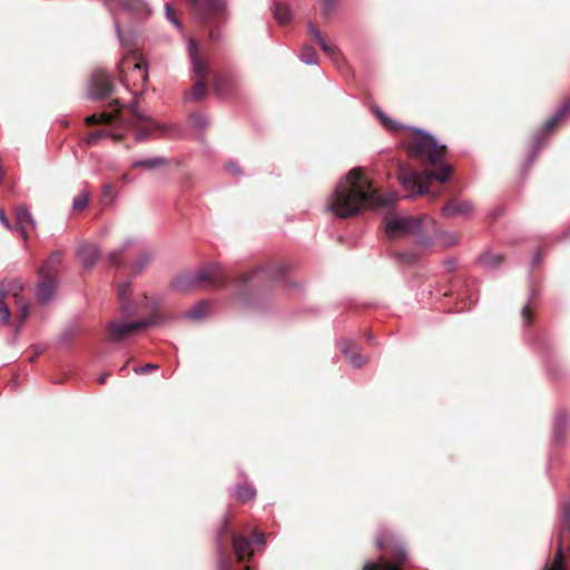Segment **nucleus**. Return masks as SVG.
<instances>
[{
	"mask_svg": "<svg viewBox=\"0 0 570 570\" xmlns=\"http://www.w3.org/2000/svg\"><path fill=\"white\" fill-rule=\"evenodd\" d=\"M399 196L394 191L381 195L365 176L362 168L350 170L331 196L327 209L340 218L357 215L364 208H383L394 204Z\"/></svg>",
	"mask_w": 570,
	"mask_h": 570,
	"instance_id": "1",
	"label": "nucleus"
},
{
	"mask_svg": "<svg viewBox=\"0 0 570 570\" xmlns=\"http://www.w3.org/2000/svg\"><path fill=\"white\" fill-rule=\"evenodd\" d=\"M407 150L411 157L419 158L434 166V170H424L417 173L415 170H405L400 168L399 180L404 189L416 195L429 193V186L432 180L445 183L453 173V167L443 164L445 146H440L433 137L429 135L415 134L407 142Z\"/></svg>",
	"mask_w": 570,
	"mask_h": 570,
	"instance_id": "2",
	"label": "nucleus"
},
{
	"mask_svg": "<svg viewBox=\"0 0 570 570\" xmlns=\"http://www.w3.org/2000/svg\"><path fill=\"white\" fill-rule=\"evenodd\" d=\"M140 92L135 91V102L128 106L131 115L130 119H125L120 111V102L118 99L112 100L109 106L114 108L112 111H102L100 114H92L85 119L87 126L109 125L119 122L121 126L134 127L136 129V137L138 140H144L149 131L156 127L155 122L141 114L137 108V99Z\"/></svg>",
	"mask_w": 570,
	"mask_h": 570,
	"instance_id": "3",
	"label": "nucleus"
},
{
	"mask_svg": "<svg viewBox=\"0 0 570 570\" xmlns=\"http://www.w3.org/2000/svg\"><path fill=\"white\" fill-rule=\"evenodd\" d=\"M436 232L435 222L428 215L394 217L386 220L385 233L390 238H396L404 235H414L417 243L426 247L432 243V237Z\"/></svg>",
	"mask_w": 570,
	"mask_h": 570,
	"instance_id": "4",
	"label": "nucleus"
},
{
	"mask_svg": "<svg viewBox=\"0 0 570 570\" xmlns=\"http://www.w3.org/2000/svg\"><path fill=\"white\" fill-rule=\"evenodd\" d=\"M229 282L223 268L217 264H209L197 273L183 272L177 274L170 286L179 293L189 292L197 287L222 288Z\"/></svg>",
	"mask_w": 570,
	"mask_h": 570,
	"instance_id": "5",
	"label": "nucleus"
},
{
	"mask_svg": "<svg viewBox=\"0 0 570 570\" xmlns=\"http://www.w3.org/2000/svg\"><path fill=\"white\" fill-rule=\"evenodd\" d=\"M23 284L18 278L4 279L0 286V318L9 324L11 307H13L20 322L23 323L29 316V304L22 296Z\"/></svg>",
	"mask_w": 570,
	"mask_h": 570,
	"instance_id": "6",
	"label": "nucleus"
},
{
	"mask_svg": "<svg viewBox=\"0 0 570 570\" xmlns=\"http://www.w3.org/2000/svg\"><path fill=\"white\" fill-rule=\"evenodd\" d=\"M188 51L191 59L193 72L196 77V81L190 90L185 94V98L187 100L200 101L207 96L208 92L206 78L209 73V69L206 60L203 59L199 53V48L196 40H189Z\"/></svg>",
	"mask_w": 570,
	"mask_h": 570,
	"instance_id": "7",
	"label": "nucleus"
},
{
	"mask_svg": "<svg viewBox=\"0 0 570 570\" xmlns=\"http://www.w3.org/2000/svg\"><path fill=\"white\" fill-rule=\"evenodd\" d=\"M120 82L127 87H139L141 90L148 81L146 61L136 52L124 57L118 66Z\"/></svg>",
	"mask_w": 570,
	"mask_h": 570,
	"instance_id": "8",
	"label": "nucleus"
},
{
	"mask_svg": "<svg viewBox=\"0 0 570 570\" xmlns=\"http://www.w3.org/2000/svg\"><path fill=\"white\" fill-rule=\"evenodd\" d=\"M285 274V267L282 265H267L250 272L240 274L237 277L239 284H250L252 286L269 287L278 283Z\"/></svg>",
	"mask_w": 570,
	"mask_h": 570,
	"instance_id": "9",
	"label": "nucleus"
},
{
	"mask_svg": "<svg viewBox=\"0 0 570 570\" xmlns=\"http://www.w3.org/2000/svg\"><path fill=\"white\" fill-rule=\"evenodd\" d=\"M156 316H153L148 320H141L136 322H119L111 321L107 324V338L110 342L118 343L121 342L135 333L147 328L148 326L156 324Z\"/></svg>",
	"mask_w": 570,
	"mask_h": 570,
	"instance_id": "10",
	"label": "nucleus"
},
{
	"mask_svg": "<svg viewBox=\"0 0 570 570\" xmlns=\"http://www.w3.org/2000/svg\"><path fill=\"white\" fill-rule=\"evenodd\" d=\"M570 534V507L562 508V523L559 531L557 551L553 560L548 562L544 567L549 570H567L566 557L563 552V541L568 539Z\"/></svg>",
	"mask_w": 570,
	"mask_h": 570,
	"instance_id": "11",
	"label": "nucleus"
},
{
	"mask_svg": "<svg viewBox=\"0 0 570 570\" xmlns=\"http://www.w3.org/2000/svg\"><path fill=\"white\" fill-rule=\"evenodd\" d=\"M407 560V553L397 548L391 553V559L382 556L374 562H368L363 570H401Z\"/></svg>",
	"mask_w": 570,
	"mask_h": 570,
	"instance_id": "12",
	"label": "nucleus"
},
{
	"mask_svg": "<svg viewBox=\"0 0 570 570\" xmlns=\"http://www.w3.org/2000/svg\"><path fill=\"white\" fill-rule=\"evenodd\" d=\"M114 91V83L104 70H96L91 76L90 92L95 99H105Z\"/></svg>",
	"mask_w": 570,
	"mask_h": 570,
	"instance_id": "13",
	"label": "nucleus"
},
{
	"mask_svg": "<svg viewBox=\"0 0 570 570\" xmlns=\"http://www.w3.org/2000/svg\"><path fill=\"white\" fill-rule=\"evenodd\" d=\"M473 210V205L468 199L451 198L443 206L441 213L446 218L466 216Z\"/></svg>",
	"mask_w": 570,
	"mask_h": 570,
	"instance_id": "14",
	"label": "nucleus"
},
{
	"mask_svg": "<svg viewBox=\"0 0 570 570\" xmlns=\"http://www.w3.org/2000/svg\"><path fill=\"white\" fill-rule=\"evenodd\" d=\"M232 547L233 552L236 557V561L242 563L244 561H249L254 554V551L250 547V541L240 534L233 533L232 534Z\"/></svg>",
	"mask_w": 570,
	"mask_h": 570,
	"instance_id": "15",
	"label": "nucleus"
},
{
	"mask_svg": "<svg viewBox=\"0 0 570 570\" xmlns=\"http://www.w3.org/2000/svg\"><path fill=\"white\" fill-rule=\"evenodd\" d=\"M341 351L345 355L347 362L354 367H361L367 363L368 358L360 354V346L350 340L341 342Z\"/></svg>",
	"mask_w": 570,
	"mask_h": 570,
	"instance_id": "16",
	"label": "nucleus"
},
{
	"mask_svg": "<svg viewBox=\"0 0 570 570\" xmlns=\"http://www.w3.org/2000/svg\"><path fill=\"white\" fill-rule=\"evenodd\" d=\"M307 32L311 38H313L316 43L322 48V50L327 53L330 57H332L335 61H337L341 58V55L338 52V49L332 45L328 43L324 37L322 36L321 31L316 28V26L312 22L307 26Z\"/></svg>",
	"mask_w": 570,
	"mask_h": 570,
	"instance_id": "17",
	"label": "nucleus"
},
{
	"mask_svg": "<svg viewBox=\"0 0 570 570\" xmlns=\"http://www.w3.org/2000/svg\"><path fill=\"white\" fill-rule=\"evenodd\" d=\"M77 255H78L79 261L82 263V265L86 268L90 269L94 267L97 259L99 258L100 250L96 245L85 243L79 246Z\"/></svg>",
	"mask_w": 570,
	"mask_h": 570,
	"instance_id": "18",
	"label": "nucleus"
},
{
	"mask_svg": "<svg viewBox=\"0 0 570 570\" xmlns=\"http://www.w3.org/2000/svg\"><path fill=\"white\" fill-rule=\"evenodd\" d=\"M16 224L22 237H28V228L35 227V220L26 206H19L16 209Z\"/></svg>",
	"mask_w": 570,
	"mask_h": 570,
	"instance_id": "19",
	"label": "nucleus"
},
{
	"mask_svg": "<svg viewBox=\"0 0 570 570\" xmlns=\"http://www.w3.org/2000/svg\"><path fill=\"white\" fill-rule=\"evenodd\" d=\"M569 112L570 100H567L562 104V106L559 108L554 116L546 120L542 127V131L546 135L551 134L558 127V125L569 115Z\"/></svg>",
	"mask_w": 570,
	"mask_h": 570,
	"instance_id": "20",
	"label": "nucleus"
},
{
	"mask_svg": "<svg viewBox=\"0 0 570 570\" xmlns=\"http://www.w3.org/2000/svg\"><path fill=\"white\" fill-rule=\"evenodd\" d=\"M40 278L37 299L40 304H46L53 296L57 285L52 277L40 276Z\"/></svg>",
	"mask_w": 570,
	"mask_h": 570,
	"instance_id": "21",
	"label": "nucleus"
},
{
	"mask_svg": "<svg viewBox=\"0 0 570 570\" xmlns=\"http://www.w3.org/2000/svg\"><path fill=\"white\" fill-rule=\"evenodd\" d=\"M62 255L60 252L52 253L48 259L45 262V264L39 268V276H46V277H52L55 278V275L61 264Z\"/></svg>",
	"mask_w": 570,
	"mask_h": 570,
	"instance_id": "22",
	"label": "nucleus"
},
{
	"mask_svg": "<svg viewBox=\"0 0 570 570\" xmlns=\"http://www.w3.org/2000/svg\"><path fill=\"white\" fill-rule=\"evenodd\" d=\"M130 283H124L118 288V298L120 301V309L121 313L127 316H134L136 314V309L131 307V305L128 303V296L130 293Z\"/></svg>",
	"mask_w": 570,
	"mask_h": 570,
	"instance_id": "23",
	"label": "nucleus"
},
{
	"mask_svg": "<svg viewBox=\"0 0 570 570\" xmlns=\"http://www.w3.org/2000/svg\"><path fill=\"white\" fill-rule=\"evenodd\" d=\"M203 8V12L205 14V19H202L198 14V19L203 24H207L209 22V14H218L223 11L225 7L224 0H205V4L200 2Z\"/></svg>",
	"mask_w": 570,
	"mask_h": 570,
	"instance_id": "24",
	"label": "nucleus"
},
{
	"mask_svg": "<svg viewBox=\"0 0 570 570\" xmlns=\"http://www.w3.org/2000/svg\"><path fill=\"white\" fill-rule=\"evenodd\" d=\"M233 81L225 75H215L213 78V88L217 96L225 97L229 94Z\"/></svg>",
	"mask_w": 570,
	"mask_h": 570,
	"instance_id": "25",
	"label": "nucleus"
},
{
	"mask_svg": "<svg viewBox=\"0 0 570 570\" xmlns=\"http://www.w3.org/2000/svg\"><path fill=\"white\" fill-rule=\"evenodd\" d=\"M167 164H168V161L166 158L155 157V158H149V159H144V160H137L132 164V168L141 167L144 169H155V168L165 166Z\"/></svg>",
	"mask_w": 570,
	"mask_h": 570,
	"instance_id": "26",
	"label": "nucleus"
},
{
	"mask_svg": "<svg viewBox=\"0 0 570 570\" xmlns=\"http://www.w3.org/2000/svg\"><path fill=\"white\" fill-rule=\"evenodd\" d=\"M376 114V117L379 118V120L381 121V124L383 125V127L389 130V131H392V132H400L404 129V127L402 125H400L399 122H396L395 120L391 119L390 117H387L383 111H381L380 109H377L375 111Z\"/></svg>",
	"mask_w": 570,
	"mask_h": 570,
	"instance_id": "27",
	"label": "nucleus"
},
{
	"mask_svg": "<svg viewBox=\"0 0 570 570\" xmlns=\"http://www.w3.org/2000/svg\"><path fill=\"white\" fill-rule=\"evenodd\" d=\"M274 17L279 24H285L291 20V10L287 4L276 2L274 6Z\"/></svg>",
	"mask_w": 570,
	"mask_h": 570,
	"instance_id": "28",
	"label": "nucleus"
},
{
	"mask_svg": "<svg viewBox=\"0 0 570 570\" xmlns=\"http://www.w3.org/2000/svg\"><path fill=\"white\" fill-rule=\"evenodd\" d=\"M151 255L147 252H142L139 254L138 258L131 265V274L136 276L140 272H142L151 262Z\"/></svg>",
	"mask_w": 570,
	"mask_h": 570,
	"instance_id": "29",
	"label": "nucleus"
},
{
	"mask_svg": "<svg viewBox=\"0 0 570 570\" xmlns=\"http://www.w3.org/2000/svg\"><path fill=\"white\" fill-rule=\"evenodd\" d=\"M255 497V490L248 484H240L236 489V499L243 503L250 501Z\"/></svg>",
	"mask_w": 570,
	"mask_h": 570,
	"instance_id": "30",
	"label": "nucleus"
},
{
	"mask_svg": "<svg viewBox=\"0 0 570 570\" xmlns=\"http://www.w3.org/2000/svg\"><path fill=\"white\" fill-rule=\"evenodd\" d=\"M482 265L494 268L503 262V256L500 254L487 253L480 257Z\"/></svg>",
	"mask_w": 570,
	"mask_h": 570,
	"instance_id": "31",
	"label": "nucleus"
},
{
	"mask_svg": "<svg viewBox=\"0 0 570 570\" xmlns=\"http://www.w3.org/2000/svg\"><path fill=\"white\" fill-rule=\"evenodd\" d=\"M89 203V193L86 190L80 191L72 202V209L75 212L83 210Z\"/></svg>",
	"mask_w": 570,
	"mask_h": 570,
	"instance_id": "32",
	"label": "nucleus"
},
{
	"mask_svg": "<svg viewBox=\"0 0 570 570\" xmlns=\"http://www.w3.org/2000/svg\"><path fill=\"white\" fill-rule=\"evenodd\" d=\"M191 126L200 131L205 130L208 126V119L202 114H193L189 117Z\"/></svg>",
	"mask_w": 570,
	"mask_h": 570,
	"instance_id": "33",
	"label": "nucleus"
},
{
	"mask_svg": "<svg viewBox=\"0 0 570 570\" xmlns=\"http://www.w3.org/2000/svg\"><path fill=\"white\" fill-rule=\"evenodd\" d=\"M301 58L306 63L316 62L317 52L312 46H304L301 51Z\"/></svg>",
	"mask_w": 570,
	"mask_h": 570,
	"instance_id": "34",
	"label": "nucleus"
},
{
	"mask_svg": "<svg viewBox=\"0 0 570 570\" xmlns=\"http://www.w3.org/2000/svg\"><path fill=\"white\" fill-rule=\"evenodd\" d=\"M207 309L206 303H199L188 312V316L193 320H200L205 316Z\"/></svg>",
	"mask_w": 570,
	"mask_h": 570,
	"instance_id": "35",
	"label": "nucleus"
},
{
	"mask_svg": "<svg viewBox=\"0 0 570 570\" xmlns=\"http://www.w3.org/2000/svg\"><path fill=\"white\" fill-rule=\"evenodd\" d=\"M102 137H107V130H97V131H92L88 135V137L86 138V145L88 146H92L95 145L99 139H101Z\"/></svg>",
	"mask_w": 570,
	"mask_h": 570,
	"instance_id": "36",
	"label": "nucleus"
},
{
	"mask_svg": "<svg viewBox=\"0 0 570 570\" xmlns=\"http://www.w3.org/2000/svg\"><path fill=\"white\" fill-rule=\"evenodd\" d=\"M336 7V0H322V16L327 18Z\"/></svg>",
	"mask_w": 570,
	"mask_h": 570,
	"instance_id": "37",
	"label": "nucleus"
},
{
	"mask_svg": "<svg viewBox=\"0 0 570 570\" xmlns=\"http://www.w3.org/2000/svg\"><path fill=\"white\" fill-rule=\"evenodd\" d=\"M220 570H236L230 557H224L220 561ZM242 570H253L252 566L245 564Z\"/></svg>",
	"mask_w": 570,
	"mask_h": 570,
	"instance_id": "38",
	"label": "nucleus"
},
{
	"mask_svg": "<svg viewBox=\"0 0 570 570\" xmlns=\"http://www.w3.org/2000/svg\"><path fill=\"white\" fill-rule=\"evenodd\" d=\"M114 191H115L114 185H111V184L104 185L102 191H101V202L104 204H108L110 202V199L112 198Z\"/></svg>",
	"mask_w": 570,
	"mask_h": 570,
	"instance_id": "39",
	"label": "nucleus"
},
{
	"mask_svg": "<svg viewBox=\"0 0 570 570\" xmlns=\"http://www.w3.org/2000/svg\"><path fill=\"white\" fill-rule=\"evenodd\" d=\"M399 259L407 264H414L419 257L414 253H403L399 254Z\"/></svg>",
	"mask_w": 570,
	"mask_h": 570,
	"instance_id": "40",
	"label": "nucleus"
},
{
	"mask_svg": "<svg viewBox=\"0 0 570 570\" xmlns=\"http://www.w3.org/2000/svg\"><path fill=\"white\" fill-rule=\"evenodd\" d=\"M190 4L191 9L198 14L202 19H205V14L203 12V8L200 6V0H187Z\"/></svg>",
	"mask_w": 570,
	"mask_h": 570,
	"instance_id": "41",
	"label": "nucleus"
},
{
	"mask_svg": "<svg viewBox=\"0 0 570 570\" xmlns=\"http://www.w3.org/2000/svg\"><path fill=\"white\" fill-rule=\"evenodd\" d=\"M121 263V253L112 252L108 256V264L110 266H119Z\"/></svg>",
	"mask_w": 570,
	"mask_h": 570,
	"instance_id": "42",
	"label": "nucleus"
},
{
	"mask_svg": "<svg viewBox=\"0 0 570 570\" xmlns=\"http://www.w3.org/2000/svg\"><path fill=\"white\" fill-rule=\"evenodd\" d=\"M166 16L175 26L180 27V23L176 18V12L170 4H166Z\"/></svg>",
	"mask_w": 570,
	"mask_h": 570,
	"instance_id": "43",
	"label": "nucleus"
},
{
	"mask_svg": "<svg viewBox=\"0 0 570 570\" xmlns=\"http://www.w3.org/2000/svg\"><path fill=\"white\" fill-rule=\"evenodd\" d=\"M121 2L134 10H140L144 7L142 0H121Z\"/></svg>",
	"mask_w": 570,
	"mask_h": 570,
	"instance_id": "44",
	"label": "nucleus"
},
{
	"mask_svg": "<svg viewBox=\"0 0 570 570\" xmlns=\"http://www.w3.org/2000/svg\"><path fill=\"white\" fill-rule=\"evenodd\" d=\"M522 317L524 320V323L527 325L531 324L532 320H533V312L531 311V308L529 306H524L523 309H522Z\"/></svg>",
	"mask_w": 570,
	"mask_h": 570,
	"instance_id": "45",
	"label": "nucleus"
},
{
	"mask_svg": "<svg viewBox=\"0 0 570 570\" xmlns=\"http://www.w3.org/2000/svg\"><path fill=\"white\" fill-rule=\"evenodd\" d=\"M250 541L253 543L265 544V537L263 533L254 531L250 535Z\"/></svg>",
	"mask_w": 570,
	"mask_h": 570,
	"instance_id": "46",
	"label": "nucleus"
},
{
	"mask_svg": "<svg viewBox=\"0 0 570 570\" xmlns=\"http://www.w3.org/2000/svg\"><path fill=\"white\" fill-rule=\"evenodd\" d=\"M443 240H444L445 246L452 247V246L456 245L459 238H458V236H455L453 234H446V235H444Z\"/></svg>",
	"mask_w": 570,
	"mask_h": 570,
	"instance_id": "47",
	"label": "nucleus"
},
{
	"mask_svg": "<svg viewBox=\"0 0 570 570\" xmlns=\"http://www.w3.org/2000/svg\"><path fill=\"white\" fill-rule=\"evenodd\" d=\"M157 367H158L157 365L151 364V363H148V364H146L144 367H141V368H139V370H138V368H136L135 371H136L137 373H147V372H149V371H151V370H155V368H157Z\"/></svg>",
	"mask_w": 570,
	"mask_h": 570,
	"instance_id": "48",
	"label": "nucleus"
},
{
	"mask_svg": "<svg viewBox=\"0 0 570 570\" xmlns=\"http://www.w3.org/2000/svg\"><path fill=\"white\" fill-rule=\"evenodd\" d=\"M0 220L1 223L7 227V228H11V225H10V222H9V218L7 217L6 213L3 209L0 210Z\"/></svg>",
	"mask_w": 570,
	"mask_h": 570,
	"instance_id": "49",
	"label": "nucleus"
},
{
	"mask_svg": "<svg viewBox=\"0 0 570 570\" xmlns=\"http://www.w3.org/2000/svg\"><path fill=\"white\" fill-rule=\"evenodd\" d=\"M209 38H210V40L213 42H217L219 40V38H220V35H219V32L217 30L212 29L209 31Z\"/></svg>",
	"mask_w": 570,
	"mask_h": 570,
	"instance_id": "50",
	"label": "nucleus"
},
{
	"mask_svg": "<svg viewBox=\"0 0 570 570\" xmlns=\"http://www.w3.org/2000/svg\"><path fill=\"white\" fill-rule=\"evenodd\" d=\"M567 415L564 413H560L557 417V429L559 430L562 424L566 423Z\"/></svg>",
	"mask_w": 570,
	"mask_h": 570,
	"instance_id": "51",
	"label": "nucleus"
},
{
	"mask_svg": "<svg viewBox=\"0 0 570 570\" xmlns=\"http://www.w3.org/2000/svg\"><path fill=\"white\" fill-rule=\"evenodd\" d=\"M541 259H542V252H541V250H538V252L535 253L534 257H533V262H532V264H533L534 266H537V265H539V264H540Z\"/></svg>",
	"mask_w": 570,
	"mask_h": 570,
	"instance_id": "52",
	"label": "nucleus"
},
{
	"mask_svg": "<svg viewBox=\"0 0 570 570\" xmlns=\"http://www.w3.org/2000/svg\"><path fill=\"white\" fill-rule=\"evenodd\" d=\"M107 136L114 139L115 141H120L122 139V135L120 134H112L107 131Z\"/></svg>",
	"mask_w": 570,
	"mask_h": 570,
	"instance_id": "53",
	"label": "nucleus"
},
{
	"mask_svg": "<svg viewBox=\"0 0 570 570\" xmlns=\"http://www.w3.org/2000/svg\"><path fill=\"white\" fill-rule=\"evenodd\" d=\"M107 376H108V374H104V375H101V376L98 379V382H99L100 384H104V383L106 382Z\"/></svg>",
	"mask_w": 570,
	"mask_h": 570,
	"instance_id": "54",
	"label": "nucleus"
},
{
	"mask_svg": "<svg viewBox=\"0 0 570 570\" xmlns=\"http://www.w3.org/2000/svg\"><path fill=\"white\" fill-rule=\"evenodd\" d=\"M377 546H379L380 549H384V542H383L382 539L377 540Z\"/></svg>",
	"mask_w": 570,
	"mask_h": 570,
	"instance_id": "55",
	"label": "nucleus"
},
{
	"mask_svg": "<svg viewBox=\"0 0 570 570\" xmlns=\"http://www.w3.org/2000/svg\"><path fill=\"white\" fill-rule=\"evenodd\" d=\"M367 342L370 344H373V336L371 334H367Z\"/></svg>",
	"mask_w": 570,
	"mask_h": 570,
	"instance_id": "56",
	"label": "nucleus"
},
{
	"mask_svg": "<svg viewBox=\"0 0 570 570\" xmlns=\"http://www.w3.org/2000/svg\"><path fill=\"white\" fill-rule=\"evenodd\" d=\"M562 508H570V501H569V502H567V503H564V504L562 505Z\"/></svg>",
	"mask_w": 570,
	"mask_h": 570,
	"instance_id": "57",
	"label": "nucleus"
},
{
	"mask_svg": "<svg viewBox=\"0 0 570 570\" xmlns=\"http://www.w3.org/2000/svg\"><path fill=\"white\" fill-rule=\"evenodd\" d=\"M542 570H549V568H547V567H543V569H542Z\"/></svg>",
	"mask_w": 570,
	"mask_h": 570,
	"instance_id": "58",
	"label": "nucleus"
}]
</instances>
